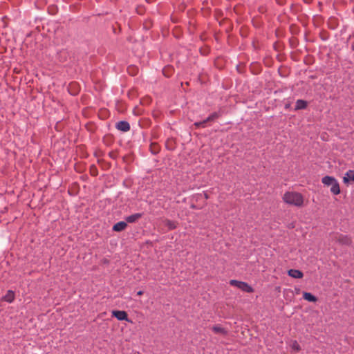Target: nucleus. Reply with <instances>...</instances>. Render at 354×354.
<instances>
[{
  "instance_id": "obj_4",
  "label": "nucleus",
  "mask_w": 354,
  "mask_h": 354,
  "mask_svg": "<svg viewBox=\"0 0 354 354\" xmlns=\"http://www.w3.org/2000/svg\"><path fill=\"white\" fill-rule=\"evenodd\" d=\"M217 118H218V114L216 113H214L212 115H210L207 119H205V120H204L203 121H201V122H195L194 124V125L196 128H201V127L204 128L205 127V124L207 122L213 121L214 119H216Z\"/></svg>"
},
{
  "instance_id": "obj_15",
  "label": "nucleus",
  "mask_w": 354,
  "mask_h": 354,
  "mask_svg": "<svg viewBox=\"0 0 354 354\" xmlns=\"http://www.w3.org/2000/svg\"><path fill=\"white\" fill-rule=\"evenodd\" d=\"M306 106H307V102L306 101L302 100H298L296 102L295 109V110L303 109H305L306 107Z\"/></svg>"
},
{
  "instance_id": "obj_14",
  "label": "nucleus",
  "mask_w": 354,
  "mask_h": 354,
  "mask_svg": "<svg viewBox=\"0 0 354 354\" xmlns=\"http://www.w3.org/2000/svg\"><path fill=\"white\" fill-rule=\"evenodd\" d=\"M303 297L305 300L310 301V302H316L317 299L316 297L313 295L311 293L304 292L303 293Z\"/></svg>"
},
{
  "instance_id": "obj_7",
  "label": "nucleus",
  "mask_w": 354,
  "mask_h": 354,
  "mask_svg": "<svg viewBox=\"0 0 354 354\" xmlns=\"http://www.w3.org/2000/svg\"><path fill=\"white\" fill-rule=\"evenodd\" d=\"M116 128L124 132H127L130 129L129 124L126 121H120L116 124Z\"/></svg>"
},
{
  "instance_id": "obj_6",
  "label": "nucleus",
  "mask_w": 354,
  "mask_h": 354,
  "mask_svg": "<svg viewBox=\"0 0 354 354\" xmlns=\"http://www.w3.org/2000/svg\"><path fill=\"white\" fill-rule=\"evenodd\" d=\"M212 330L214 331V333H215L216 334H220L223 336H226L227 335V333H228V331L227 329H225V328L219 326V325H215L212 327Z\"/></svg>"
},
{
  "instance_id": "obj_21",
  "label": "nucleus",
  "mask_w": 354,
  "mask_h": 354,
  "mask_svg": "<svg viewBox=\"0 0 354 354\" xmlns=\"http://www.w3.org/2000/svg\"><path fill=\"white\" fill-rule=\"evenodd\" d=\"M138 295H142V291H139V292H138Z\"/></svg>"
},
{
  "instance_id": "obj_5",
  "label": "nucleus",
  "mask_w": 354,
  "mask_h": 354,
  "mask_svg": "<svg viewBox=\"0 0 354 354\" xmlns=\"http://www.w3.org/2000/svg\"><path fill=\"white\" fill-rule=\"evenodd\" d=\"M112 316L115 317L120 321H129L127 313L124 310H113Z\"/></svg>"
},
{
  "instance_id": "obj_22",
  "label": "nucleus",
  "mask_w": 354,
  "mask_h": 354,
  "mask_svg": "<svg viewBox=\"0 0 354 354\" xmlns=\"http://www.w3.org/2000/svg\"><path fill=\"white\" fill-rule=\"evenodd\" d=\"M299 291H300V290H299V289H297V293H299Z\"/></svg>"
},
{
  "instance_id": "obj_16",
  "label": "nucleus",
  "mask_w": 354,
  "mask_h": 354,
  "mask_svg": "<svg viewBox=\"0 0 354 354\" xmlns=\"http://www.w3.org/2000/svg\"><path fill=\"white\" fill-rule=\"evenodd\" d=\"M165 225L169 228V230H174L176 227V223L170 220H165Z\"/></svg>"
},
{
  "instance_id": "obj_18",
  "label": "nucleus",
  "mask_w": 354,
  "mask_h": 354,
  "mask_svg": "<svg viewBox=\"0 0 354 354\" xmlns=\"http://www.w3.org/2000/svg\"><path fill=\"white\" fill-rule=\"evenodd\" d=\"M128 71L131 75H135L138 72V68L134 66H129Z\"/></svg>"
},
{
  "instance_id": "obj_9",
  "label": "nucleus",
  "mask_w": 354,
  "mask_h": 354,
  "mask_svg": "<svg viewBox=\"0 0 354 354\" xmlns=\"http://www.w3.org/2000/svg\"><path fill=\"white\" fill-rule=\"evenodd\" d=\"M351 180L354 182V170L348 171L343 177V182L344 183H348Z\"/></svg>"
},
{
  "instance_id": "obj_2",
  "label": "nucleus",
  "mask_w": 354,
  "mask_h": 354,
  "mask_svg": "<svg viewBox=\"0 0 354 354\" xmlns=\"http://www.w3.org/2000/svg\"><path fill=\"white\" fill-rule=\"evenodd\" d=\"M322 182L326 186H330V192L333 194L337 195L340 193L339 185L335 178L326 176L322 178Z\"/></svg>"
},
{
  "instance_id": "obj_3",
  "label": "nucleus",
  "mask_w": 354,
  "mask_h": 354,
  "mask_svg": "<svg viewBox=\"0 0 354 354\" xmlns=\"http://www.w3.org/2000/svg\"><path fill=\"white\" fill-rule=\"evenodd\" d=\"M230 284L238 288L239 289L245 292H252L253 288L245 282L240 281L237 280H230Z\"/></svg>"
},
{
  "instance_id": "obj_13",
  "label": "nucleus",
  "mask_w": 354,
  "mask_h": 354,
  "mask_svg": "<svg viewBox=\"0 0 354 354\" xmlns=\"http://www.w3.org/2000/svg\"><path fill=\"white\" fill-rule=\"evenodd\" d=\"M14 299H15V293L12 290H8L7 292V293L6 294V295L3 297V300L8 303L12 302Z\"/></svg>"
},
{
  "instance_id": "obj_11",
  "label": "nucleus",
  "mask_w": 354,
  "mask_h": 354,
  "mask_svg": "<svg viewBox=\"0 0 354 354\" xmlns=\"http://www.w3.org/2000/svg\"><path fill=\"white\" fill-rule=\"evenodd\" d=\"M142 214L140 213L134 214L132 215H130L126 218V221L128 223H134L136 221H138L140 218H141Z\"/></svg>"
},
{
  "instance_id": "obj_1",
  "label": "nucleus",
  "mask_w": 354,
  "mask_h": 354,
  "mask_svg": "<svg viewBox=\"0 0 354 354\" xmlns=\"http://www.w3.org/2000/svg\"><path fill=\"white\" fill-rule=\"evenodd\" d=\"M283 201L289 205L301 207L304 204V197L298 192H288L283 196Z\"/></svg>"
},
{
  "instance_id": "obj_20",
  "label": "nucleus",
  "mask_w": 354,
  "mask_h": 354,
  "mask_svg": "<svg viewBox=\"0 0 354 354\" xmlns=\"http://www.w3.org/2000/svg\"><path fill=\"white\" fill-rule=\"evenodd\" d=\"M170 69H171V68H169V67H168V68H164V69H163L162 72H163V73H164V75H165V76H167V77H169V75H167V74L166 73V72H167V70H170Z\"/></svg>"
},
{
  "instance_id": "obj_10",
  "label": "nucleus",
  "mask_w": 354,
  "mask_h": 354,
  "mask_svg": "<svg viewBox=\"0 0 354 354\" xmlns=\"http://www.w3.org/2000/svg\"><path fill=\"white\" fill-rule=\"evenodd\" d=\"M127 226V224L124 221H120L115 223L113 227V230L115 232H121L124 230Z\"/></svg>"
},
{
  "instance_id": "obj_8",
  "label": "nucleus",
  "mask_w": 354,
  "mask_h": 354,
  "mask_svg": "<svg viewBox=\"0 0 354 354\" xmlns=\"http://www.w3.org/2000/svg\"><path fill=\"white\" fill-rule=\"evenodd\" d=\"M288 273L290 277L295 279H301L304 276L303 272L299 270L290 269Z\"/></svg>"
},
{
  "instance_id": "obj_19",
  "label": "nucleus",
  "mask_w": 354,
  "mask_h": 354,
  "mask_svg": "<svg viewBox=\"0 0 354 354\" xmlns=\"http://www.w3.org/2000/svg\"><path fill=\"white\" fill-rule=\"evenodd\" d=\"M91 174L92 176H94L97 175V169H96L95 167H91Z\"/></svg>"
},
{
  "instance_id": "obj_12",
  "label": "nucleus",
  "mask_w": 354,
  "mask_h": 354,
  "mask_svg": "<svg viewBox=\"0 0 354 354\" xmlns=\"http://www.w3.org/2000/svg\"><path fill=\"white\" fill-rule=\"evenodd\" d=\"M337 239L338 242L344 245H349L351 242L348 236L344 235H339Z\"/></svg>"
},
{
  "instance_id": "obj_17",
  "label": "nucleus",
  "mask_w": 354,
  "mask_h": 354,
  "mask_svg": "<svg viewBox=\"0 0 354 354\" xmlns=\"http://www.w3.org/2000/svg\"><path fill=\"white\" fill-rule=\"evenodd\" d=\"M291 348H292L293 350H295V351H297V352H298V351H299L301 350V347H300L299 344L297 343V341H293V342H292Z\"/></svg>"
}]
</instances>
